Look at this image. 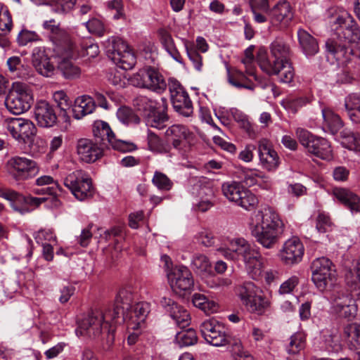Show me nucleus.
<instances>
[{"mask_svg": "<svg viewBox=\"0 0 360 360\" xmlns=\"http://www.w3.org/2000/svg\"><path fill=\"white\" fill-rule=\"evenodd\" d=\"M330 24L333 33L326 42L328 57L342 65L354 57L360 60V30L353 17L340 11L331 15Z\"/></svg>", "mask_w": 360, "mask_h": 360, "instance_id": "nucleus-1", "label": "nucleus"}, {"mask_svg": "<svg viewBox=\"0 0 360 360\" xmlns=\"http://www.w3.org/2000/svg\"><path fill=\"white\" fill-rule=\"evenodd\" d=\"M284 229L285 224L278 213L271 207H265L257 212L251 233L263 248L271 249L278 242Z\"/></svg>", "mask_w": 360, "mask_h": 360, "instance_id": "nucleus-2", "label": "nucleus"}, {"mask_svg": "<svg viewBox=\"0 0 360 360\" xmlns=\"http://www.w3.org/2000/svg\"><path fill=\"white\" fill-rule=\"evenodd\" d=\"M270 58H259V65L269 75H276L283 83H290L294 77V70L290 61L291 51L282 39H276L270 46Z\"/></svg>", "mask_w": 360, "mask_h": 360, "instance_id": "nucleus-3", "label": "nucleus"}, {"mask_svg": "<svg viewBox=\"0 0 360 360\" xmlns=\"http://www.w3.org/2000/svg\"><path fill=\"white\" fill-rule=\"evenodd\" d=\"M219 253L228 259H241L248 275L253 279H259L264 267V259L259 248L251 245L243 238L233 240L229 248H219Z\"/></svg>", "mask_w": 360, "mask_h": 360, "instance_id": "nucleus-4", "label": "nucleus"}, {"mask_svg": "<svg viewBox=\"0 0 360 360\" xmlns=\"http://www.w3.org/2000/svg\"><path fill=\"white\" fill-rule=\"evenodd\" d=\"M311 280L319 291L327 293L339 286L335 266L328 258L315 259L311 264Z\"/></svg>", "mask_w": 360, "mask_h": 360, "instance_id": "nucleus-5", "label": "nucleus"}, {"mask_svg": "<svg viewBox=\"0 0 360 360\" xmlns=\"http://www.w3.org/2000/svg\"><path fill=\"white\" fill-rule=\"evenodd\" d=\"M111 318V310L105 309L92 311L78 322L76 334L78 336L97 338L103 329L108 328L110 322L118 323L117 321H112Z\"/></svg>", "mask_w": 360, "mask_h": 360, "instance_id": "nucleus-6", "label": "nucleus"}, {"mask_svg": "<svg viewBox=\"0 0 360 360\" xmlns=\"http://www.w3.org/2000/svg\"><path fill=\"white\" fill-rule=\"evenodd\" d=\"M33 101L32 91L25 84L13 82L5 99V105L9 112L20 115L27 111Z\"/></svg>", "mask_w": 360, "mask_h": 360, "instance_id": "nucleus-7", "label": "nucleus"}, {"mask_svg": "<svg viewBox=\"0 0 360 360\" xmlns=\"http://www.w3.org/2000/svg\"><path fill=\"white\" fill-rule=\"evenodd\" d=\"M224 196L245 210H254L258 205L257 196L238 181L224 182L221 186Z\"/></svg>", "mask_w": 360, "mask_h": 360, "instance_id": "nucleus-8", "label": "nucleus"}, {"mask_svg": "<svg viewBox=\"0 0 360 360\" xmlns=\"http://www.w3.org/2000/svg\"><path fill=\"white\" fill-rule=\"evenodd\" d=\"M108 57L124 70H130L136 64V57L127 43L119 37H112L104 42Z\"/></svg>", "mask_w": 360, "mask_h": 360, "instance_id": "nucleus-9", "label": "nucleus"}, {"mask_svg": "<svg viewBox=\"0 0 360 360\" xmlns=\"http://www.w3.org/2000/svg\"><path fill=\"white\" fill-rule=\"evenodd\" d=\"M295 134L300 143L309 154L322 160L332 158L331 146L327 139L315 136L303 128H297Z\"/></svg>", "mask_w": 360, "mask_h": 360, "instance_id": "nucleus-10", "label": "nucleus"}, {"mask_svg": "<svg viewBox=\"0 0 360 360\" xmlns=\"http://www.w3.org/2000/svg\"><path fill=\"white\" fill-rule=\"evenodd\" d=\"M326 295L331 302V309L334 314L348 320L355 318L358 307L352 295L342 290L340 285Z\"/></svg>", "mask_w": 360, "mask_h": 360, "instance_id": "nucleus-11", "label": "nucleus"}, {"mask_svg": "<svg viewBox=\"0 0 360 360\" xmlns=\"http://www.w3.org/2000/svg\"><path fill=\"white\" fill-rule=\"evenodd\" d=\"M131 81L135 86L147 89L158 94L163 93L168 86L162 74L150 66L140 69L133 75Z\"/></svg>", "mask_w": 360, "mask_h": 360, "instance_id": "nucleus-12", "label": "nucleus"}, {"mask_svg": "<svg viewBox=\"0 0 360 360\" xmlns=\"http://www.w3.org/2000/svg\"><path fill=\"white\" fill-rule=\"evenodd\" d=\"M8 175L16 181H26L37 176L39 168L37 163L21 156L11 157L6 164Z\"/></svg>", "mask_w": 360, "mask_h": 360, "instance_id": "nucleus-13", "label": "nucleus"}, {"mask_svg": "<svg viewBox=\"0 0 360 360\" xmlns=\"http://www.w3.org/2000/svg\"><path fill=\"white\" fill-rule=\"evenodd\" d=\"M63 183L78 200H87L94 195L91 179L82 170H76L69 174L64 179Z\"/></svg>", "mask_w": 360, "mask_h": 360, "instance_id": "nucleus-14", "label": "nucleus"}, {"mask_svg": "<svg viewBox=\"0 0 360 360\" xmlns=\"http://www.w3.org/2000/svg\"><path fill=\"white\" fill-rule=\"evenodd\" d=\"M168 88L174 110L180 115L188 117L193 113V107L187 91L179 81L169 79Z\"/></svg>", "mask_w": 360, "mask_h": 360, "instance_id": "nucleus-15", "label": "nucleus"}, {"mask_svg": "<svg viewBox=\"0 0 360 360\" xmlns=\"http://www.w3.org/2000/svg\"><path fill=\"white\" fill-rule=\"evenodd\" d=\"M3 125L11 135L20 143H30L36 134V127L29 120L20 117L7 118Z\"/></svg>", "mask_w": 360, "mask_h": 360, "instance_id": "nucleus-16", "label": "nucleus"}, {"mask_svg": "<svg viewBox=\"0 0 360 360\" xmlns=\"http://www.w3.org/2000/svg\"><path fill=\"white\" fill-rule=\"evenodd\" d=\"M93 133L95 137L100 138L102 141H108L110 146L115 150L121 152H131L136 148L132 142L116 139L108 123L97 120L93 126Z\"/></svg>", "mask_w": 360, "mask_h": 360, "instance_id": "nucleus-17", "label": "nucleus"}, {"mask_svg": "<svg viewBox=\"0 0 360 360\" xmlns=\"http://www.w3.org/2000/svg\"><path fill=\"white\" fill-rule=\"evenodd\" d=\"M200 330L205 341L211 345L222 347L229 342L225 327L216 320L205 321L200 324Z\"/></svg>", "mask_w": 360, "mask_h": 360, "instance_id": "nucleus-18", "label": "nucleus"}, {"mask_svg": "<svg viewBox=\"0 0 360 360\" xmlns=\"http://www.w3.org/2000/svg\"><path fill=\"white\" fill-rule=\"evenodd\" d=\"M169 283L176 292H190L194 287L191 271L185 266H176L167 274Z\"/></svg>", "mask_w": 360, "mask_h": 360, "instance_id": "nucleus-19", "label": "nucleus"}, {"mask_svg": "<svg viewBox=\"0 0 360 360\" xmlns=\"http://www.w3.org/2000/svg\"><path fill=\"white\" fill-rule=\"evenodd\" d=\"M304 252V245L297 237H292L287 240L279 251L278 257L281 261L288 266L300 263Z\"/></svg>", "mask_w": 360, "mask_h": 360, "instance_id": "nucleus-20", "label": "nucleus"}, {"mask_svg": "<svg viewBox=\"0 0 360 360\" xmlns=\"http://www.w3.org/2000/svg\"><path fill=\"white\" fill-rule=\"evenodd\" d=\"M150 307L147 302H139L131 306L120 317V323L124 321L128 330H136L144 326L145 320L149 313Z\"/></svg>", "mask_w": 360, "mask_h": 360, "instance_id": "nucleus-21", "label": "nucleus"}, {"mask_svg": "<svg viewBox=\"0 0 360 360\" xmlns=\"http://www.w3.org/2000/svg\"><path fill=\"white\" fill-rule=\"evenodd\" d=\"M165 138L177 150H182L193 139L194 134L190 129L182 124H173L165 133Z\"/></svg>", "mask_w": 360, "mask_h": 360, "instance_id": "nucleus-22", "label": "nucleus"}, {"mask_svg": "<svg viewBox=\"0 0 360 360\" xmlns=\"http://www.w3.org/2000/svg\"><path fill=\"white\" fill-rule=\"evenodd\" d=\"M258 154L259 165L263 169L274 172L278 168L281 164L280 158L268 140L262 139L259 141Z\"/></svg>", "mask_w": 360, "mask_h": 360, "instance_id": "nucleus-23", "label": "nucleus"}, {"mask_svg": "<svg viewBox=\"0 0 360 360\" xmlns=\"http://www.w3.org/2000/svg\"><path fill=\"white\" fill-rule=\"evenodd\" d=\"M34 117L38 125L44 128L51 127L57 122V116L53 106L44 100L36 103Z\"/></svg>", "mask_w": 360, "mask_h": 360, "instance_id": "nucleus-24", "label": "nucleus"}, {"mask_svg": "<svg viewBox=\"0 0 360 360\" xmlns=\"http://www.w3.org/2000/svg\"><path fill=\"white\" fill-rule=\"evenodd\" d=\"M133 300V294L130 287H124L120 290L116 297L115 304L112 307L108 308L111 310L112 321H117L120 323V314H123L131 306V303Z\"/></svg>", "mask_w": 360, "mask_h": 360, "instance_id": "nucleus-25", "label": "nucleus"}, {"mask_svg": "<svg viewBox=\"0 0 360 360\" xmlns=\"http://www.w3.org/2000/svg\"><path fill=\"white\" fill-rule=\"evenodd\" d=\"M332 195L352 214L360 213V195L349 188L335 187Z\"/></svg>", "mask_w": 360, "mask_h": 360, "instance_id": "nucleus-26", "label": "nucleus"}, {"mask_svg": "<svg viewBox=\"0 0 360 360\" xmlns=\"http://www.w3.org/2000/svg\"><path fill=\"white\" fill-rule=\"evenodd\" d=\"M77 151L81 160L87 163L94 162L103 155L102 149L87 139H81L77 141Z\"/></svg>", "mask_w": 360, "mask_h": 360, "instance_id": "nucleus-27", "label": "nucleus"}, {"mask_svg": "<svg viewBox=\"0 0 360 360\" xmlns=\"http://www.w3.org/2000/svg\"><path fill=\"white\" fill-rule=\"evenodd\" d=\"M32 63L37 72L42 76L49 77L54 74L55 68L51 63L45 51L41 49H34L32 54Z\"/></svg>", "mask_w": 360, "mask_h": 360, "instance_id": "nucleus-28", "label": "nucleus"}, {"mask_svg": "<svg viewBox=\"0 0 360 360\" xmlns=\"http://www.w3.org/2000/svg\"><path fill=\"white\" fill-rule=\"evenodd\" d=\"M7 65L9 71L13 73L14 76L32 82L34 73L30 67L24 65L22 63L20 57H10L7 60Z\"/></svg>", "mask_w": 360, "mask_h": 360, "instance_id": "nucleus-29", "label": "nucleus"}, {"mask_svg": "<svg viewBox=\"0 0 360 360\" xmlns=\"http://www.w3.org/2000/svg\"><path fill=\"white\" fill-rule=\"evenodd\" d=\"M297 39L303 53L307 56H313L319 51V44L316 39L302 28L297 30Z\"/></svg>", "mask_w": 360, "mask_h": 360, "instance_id": "nucleus-30", "label": "nucleus"}, {"mask_svg": "<svg viewBox=\"0 0 360 360\" xmlns=\"http://www.w3.org/2000/svg\"><path fill=\"white\" fill-rule=\"evenodd\" d=\"M0 197L10 200L13 202V204L25 202L26 203L34 205L36 206L39 205L46 200L44 198H34L30 196L25 197L13 190L4 188H0ZM13 207L15 210H19L21 213H22V210L18 209L15 205H13Z\"/></svg>", "mask_w": 360, "mask_h": 360, "instance_id": "nucleus-31", "label": "nucleus"}, {"mask_svg": "<svg viewBox=\"0 0 360 360\" xmlns=\"http://www.w3.org/2000/svg\"><path fill=\"white\" fill-rule=\"evenodd\" d=\"M95 108L96 104L94 98L89 96L84 95L75 99L72 110L74 117L79 120L92 113Z\"/></svg>", "mask_w": 360, "mask_h": 360, "instance_id": "nucleus-32", "label": "nucleus"}, {"mask_svg": "<svg viewBox=\"0 0 360 360\" xmlns=\"http://www.w3.org/2000/svg\"><path fill=\"white\" fill-rule=\"evenodd\" d=\"M196 190L198 199L193 203V207L196 210L206 212L213 206L212 201L214 197L213 190L206 186H198Z\"/></svg>", "mask_w": 360, "mask_h": 360, "instance_id": "nucleus-33", "label": "nucleus"}, {"mask_svg": "<svg viewBox=\"0 0 360 360\" xmlns=\"http://www.w3.org/2000/svg\"><path fill=\"white\" fill-rule=\"evenodd\" d=\"M344 337L347 338L348 346L358 354L356 360H360V325L348 324L344 328Z\"/></svg>", "mask_w": 360, "mask_h": 360, "instance_id": "nucleus-34", "label": "nucleus"}, {"mask_svg": "<svg viewBox=\"0 0 360 360\" xmlns=\"http://www.w3.org/2000/svg\"><path fill=\"white\" fill-rule=\"evenodd\" d=\"M306 347V335L302 332L293 333L285 344L286 352L291 356L297 357Z\"/></svg>", "mask_w": 360, "mask_h": 360, "instance_id": "nucleus-35", "label": "nucleus"}, {"mask_svg": "<svg viewBox=\"0 0 360 360\" xmlns=\"http://www.w3.org/2000/svg\"><path fill=\"white\" fill-rule=\"evenodd\" d=\"M158 104L155 100L143 95H139L133 99L134 107L145 117L155 112Z\"/></svg>", "mask_w": 360, "mask_h": 360, "instance_id": "nucleus-36", "label": "nucleus"}, {"mask_svg": "<svg viewBox=\"0 0 360 360\" xmlns=\"http://www.w3.org/2000/svg\"><path fill=\"white\" fill-rule=\"evenodd\" d=\"M244 306L250 312L262 315L270 307L271 302L261 292H257Z\"/></svg>", "mask_w": 360, "mask_h": 360, "instance_id": "nucleus-37", "label": "nucleus"}, {"mask_svg": "<svg viewBox=\"0 0 360 360\" xmlns=\"http://www.w3.org/2000/svg\"><path fill=\"white\" fill-rule=\"evenodd\" d=\"M36 184L39 186H46L41 189H35L37 194H48L50 195H57V191H61L62 188L57 181L49 175H44L36 179Z\"/></svg>", "mask_w": 360, "mask_h": 360, "instance_id": "nucleus-38", "label": "nucleus"}, {"mask_svg": "<svg viewBox=\"0 0 360 360\" xmlns=\"http://www.w3.org/2000/svg\"><path fill=\"white\" fill-rule=\"evenodd\" d=\"M159 35L160 37V41L169 56L176 62L181 63L182 57L176 47L174 39L172 35L164 29L159 30Z\"/></svg>", "mask_w": 360, "mask_h": 360, "instance_id": "nucleus-39", "label": "nucleus"}, {"mask_svg": "<svg viewBox=\"0 0 360 360\" xmlns=\"http://www.w3.org/2000/svg\"><path fill=\"white\" fill-rule=\"evenodd\" d=\"M322 116L324 121V126L328 131L335 134L342 127L343 122L340 117L329 108L322 110Z\"/></svg>", "mask_w": 360, "mask_h": 360, "instance_id": "nucleus-40", "label": "nucleus"}, {"mask_svg": "<svg viewBox=\"0 0 360 360\" xmlns=\"http://www.w3.org/2000/svg\"><path fill=\"white\" fill-rule=\"evenodd\" d=\"M148 146L150 151L165 154L171 150V146L150 130L147 133Z\"/></svg>", "mask_w": 360, "mask_h": 360, "instance_id": "nucleus-41", "label": "nucleus"}, {"mask_svg": "<svg viewBox=\"0 0 360 360\" xmlns=\"http://www.w3.org/2000/svg\"><path fill=\"white\" fill-rule=\"evenodd\" d=\"M270 12L273 22H288L292 18L291 7L286 1L278 2Z\"/></svg>", "mask_w": 360, "mask_h": 360, "instance_id": "nucleus-42", "label": "nucleus"}, {"mask_svg": "<svg viewBox=\"0 0 360 360\" xmlns=\"http://www.w3.org/2000/svg\"><path fill=\"white\" fill-rule=\"evenodd\" d=\"M53 99L61 111L60 117L65 122H69L70 117L67 113V110L70 108L71 101L66 93L63 90L56 91L53 94Z\"/></svg>", "mask_w": 360, "mask_h": 360, "instance_id": "nucleus-43", "label": "nucleus"}, {"mask_svg": "<svg viewBox=\"0 0 360 360\" xmlns=\"http://www.w3.org/2000/svg\"><path fill=\"white\" fill-rule=\"evenodd\" d=\"M257 292H262V291L252 282H245L236 288V294L243 305Z\"/></svg>", "mask_w": 360, "mask_h": 360, "instance_id": "nucleus-44", "label": "nucleus"}, {"mask_svg": "<svg viewBox=\"0 0 360 360\" xmlns=\"http://www.w3.org/2000/svg\"><path fill=\"white\" fill-rule=\"evenodd\" d=\"M192 302L195 307H198L206 314H212L217 310V307L214 301H210L202 294L195 293L193 295Z\"/></svg>", "mask_w": 360, "mask_h": 360, "instance_id": "nucleus-45", "label": "nucleus"}, {"mask_svg": "<svg viewBox=\"0 0 360 360\" xmlns=\"http://www.w3.org/2000/svg\"><path fill=\"white\" fill-rule=\"evenodd\" d=\"M197 341L196 332L192 328L178 332L175 337L176 344L181 347L193 345Z\"/></svg>", "mask_w": 360, "mask_h": 360, "instance_id": "nucleus-46", "label": "nucleus"}, {"mask_svg": "<svg viewBox=\"0 0 360 360\" xmlns=\"http://www.w3.org/2000/svg\"><path fill=\"white\" fill-rule=\"evenodd\" d=\"M191 266L197 273H207L211 271L212 265L208 257L200 253L195 254L191 261Z\"/></svg>", "mask_w": 360, "mask_h": 360, "instance_id": "nucleus-47", "label": "nucleus"}, {"mask_svg": "<svg viewBox=\"0 0 360 360\" xmlns=\"http://www.w3.org/2000/svg\"><path fill=\"white\" fill-rule=\"evenodd\" d=\"M342 144L344 147L355 151H360V133L343 131Z\"/></svg>", "mask_w": 360, "mask_h": 360, "instance_id": "nucleus-48", "label": "nucleus"}, {"mask_svg": "<svg viewBox=\"0 0 360 360\" xmlns=\"http://www.w3.org/2000/svg\"><path fill=\"white\" fill-rule=\"evenodd\" d=\"M146 117V125L158 129H164L166 127V122L169 120L167 114L165 112H157V110Z\"/></svg>", "mask_w": 360, "mask_h": 360, "instance_id": "nucleus-49", "label": "nucleus"}, {"mask_svg": "<svg viewBox=\"0 0 360 360\" xmlns=\"http://www.w3.org/2000/svg\"><path fill=\"white\" fill-rule=\"evenodd\" d=\"M118 120L124 124H139L140 118L136 115L131 108L127 106H122L117 111Z\"/></svg>", "mask_w": 360, "mask_h": 360, "instance_id": "nucleus-50", "label": "nucleus"}, {"mask_svg": "<svg viewBox=\"0 0 360 360\" xmlns=\"http://www.w3.org/2000/svg\"><path fill=\"white\" fill-rule=\"evenodd\" d=\"M76 0H48L46 5L52 8L53 11L59 14H65L74 7Z\"/></svg>", "mask_w": 360, "mask_h": 360, "instance_id": "nucleus-51", "label": "nucleus"}, {"mask_svg": "<svg viewBox=\"0 0 360 360\" xmlns=\"http://www.w3.org/2000/svg\"><path fill=\"white\" fill-rule=\"evenodd\" d=\"M228 80L231 85L237 88H245L250 90H253L255 88V86L240 71H236L233 75L229 74Z\"/></svg>", "mask_w": 360, "mask_h": 360, "instance_id": "nucleus-52", "label": "nucleus"}, {"mask_svg": "<svg viewBox=\"0 0 360 360\" xmlns=\"http://www.w3.org/2000/svg\"><path fill=\"white\" fill-rule=\"evenodd\" d=\"M58 68L66 79H76L78 78L81 74L79 68L75 65L69 60L61 61L59 63Z\"/></svg>", "mask_w": 360, "mask_h": 360, "instance_id": "nucleus-53", "label": "nucleus"}, {"mask_svg": "<svg viewBox=\"0 0 360 360\" xmlns=\"http://www.w3.org/2000/svg\"><path fill=\"white\" fill-rule=\"evenodd\" d=\"M170 316L175 321L176 324L182 329L190 325V314L187 310L184 309L180 305L174 311H172Z\"/></svg>", "mask_w": 360, "mask_h": 360, "instance_id": "nucleus-54", "label": "nucleus"}, {"mask_svg": "<svg viewBox=\"0 0 360 360\" xmlns=\"http://www.w3.org/2000/svg\"><path fill=\"white\" fill-rule=\"evenodd\" d=\"M152 183L159 190L162 191H169L172 186V181L162 172L155 171L152 179Z\"/></svg>", "mask_w": 360, "mask_h": 360, "instance_id": "nucleus-55", "label": "nucleus"}, {"mask_svg": "<svg viewBox=\"0 0 360 360\" xmlns=\"http://www.w3.org/2000/svg\"><path fill=\"white\" fill-rule=\"evenodd\" d=\"M307 102L308 100L304 97H289L283 101L282 105L286 110H288V111L291 112L293 114H295L297 112V110L302 106L305 105L307 103Z\"/></svg>", "mask_w": 360, "mask_h": 360, "instance_id": "nucleus-56", "label": "nucleus"}, {"mask_svg": "<svg viewBox=\"0 0 360 360\" xmlns=\"http://www.w3.org/2000/svg\"><path fill=\"white\" fill-rule=\"evenodd\" d=\"M345 108L347 115L360 110V93H352L345 98Z\"/></svg>", "mask_w": 360, "mask_h": 360, "instance_id": "nucleus-57", "label": "nucleus"}, {"mask_svg": "<svg viewBox=\"0 0 360 360\" xmlns=\"http://www.w3.org/2000/svg\"><path fill=\"white\" fill-rule=\"evenodd\" d=\"M231 114L234 120L239 124L240 127L243 129L250 135L254 133L253 127L245 115L236 109L231 110Z\"/></svg>", "mask_w": 360, "mask_h": 360, "instance_id": "nucleus-58", "label": "nucleus"}, {"mask_svg": "<svg viewBox=\"0 0 360 360\" xmlns=\"http://www.w3.org/2000/svg\"><path fill=\"white\" fill-rule=\"evenodd\" d=\"M85 25L90 33L98 37H103L106 32L103 22L97 18L89 20L85 23Z\"/></svg>", "mask_w": 360, "mask_h": 360, "instance_id": "nucleus-59", "label": "nucleus"}, {"mask_svg": "<svg viewBox=\"0 0 360 360\" xmlns=\"http://www.w3.org/2000/svg\"><path fill=\"white\" fill-rule=\"evenodd\" d=\"M39 40V37L35 32L27 30H21L17 37V41L20 46H25L30 42Z\"/></svg>", "mask_w": 360, "mask_h": 360, "instance_id": "nucleus-60", "label": "nucleus"}, {"mask_svg": "<svg viewBox=\"0 0 360 360\" xmlns=\"http://www.w3.org/2000/svg\"><path fill=\"white\" fill-rule=\"evenodd\" d=\"M253 62V48L249 47L245 51V58L242 60V63L245 66L247 74L250 76H253L256 79L255 75V68L252 66Z\"/></svg>", "mask_w": 360, "mask_h": 360, "instance_id": "nucleus-61", "label": "nucleus"}, {"mask_svg": "<svg viewBox=\"0 0 360 360\" xmlns=\"http://www.w3.org/2000/svg\"><path fill=\"white\" fill-rule=\"evenodd\" d=\"M331 226L329 216L325 213H319L316 218V228L320 233L327 232Z\"/></svg>", "mask_w": 360, "mask_h": 360, "instance_id": "nucleus-62", "label": "nucleus"}, {"mask_svg": "<svg viewBox=\"0 0 360 360\" xmlns=\"http://www.w3.org/2000/svg\"><path fill=\"white\" fill-rule=\"evenodd\" d=\"M298 283L299 278L297 276H291L281 285L278 290L279 294L285 295L292 292L294 288L297 285Z\"/></svg>", "mask_w": 360, "mask_h": 360, "instance_id": "nucleus-63", "label": "nucleus"}, {"mask_svg": "<svg viewBox=\"0 0 360 360\" xmlns=\"http://www.w3.org/2000/svg\"><path fill=\"white\" fill-rule=\"evenodd\" d=\"M195 239L198 243L205 247H211L214 244V238L213 235L207 230H203L199 232L195 236Z\"/></svg>", "mask_w": 360, "mask_h": 360, "instance_id": "nucleus-64", "label": "nucleus"}]
</instances>
